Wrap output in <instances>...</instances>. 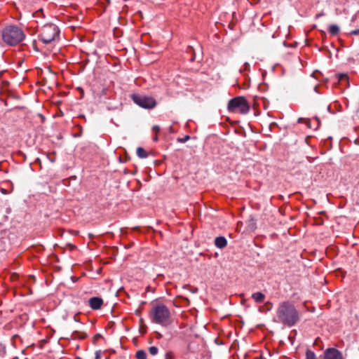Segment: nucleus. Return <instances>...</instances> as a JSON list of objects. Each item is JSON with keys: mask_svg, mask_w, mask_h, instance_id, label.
<instances>
[{"mask_svg": "<svg viewBox=\"0 0 359 359\" xmlns=\"http://www.w3.org/2000/svg\"><path fill=\"white\" fill-rule=\"evenodd\" d=\"M160 130V127L158 126H153L152 128V131L155 133V134H157Z\"/></svg>", "mask_w": 359, "mask_h": 359, "instance_id": "nucleus-20", "label": "nucleus"}, {"mask_svg": "<svg viewBox=\"0 0 359 359\" xmlns=\"http://www.w3.org/2000/svg\"><path fill=\"white\" fill-rule=\"evenodd\" d=\"M165 359H175V355L172 351H168L165 353Z\"/></svg>", "mask_w": 359, "mask_h": 359, "instance_id": "nucleus-17", "label": "nucleus"}, {"mask_svg": "<svg viewBox=\"0 0 359 359\" xmlns=\"http://www.w3.org/2000/svg\"><path fill=\"white\" fill-rule=\"evenodd\" d=\"M60 30L54 24L45 25L41 30L40 39L43 43H50L59 36Z\"/></svg>", "mask_w": 359, "mask_h": 359, "instance_id": "nucleus-5", "label": "nucleus"}, {"mask_svg": "<svg viewBox=\"0 0 359 359\" xmlns=\"http://www.w3.org/2000/svg\"><path fill=\"white\" fill-rule=\"evenodd\" d=\"M228 109L231 112L246 114L250 110V106L244 97H236L229 100Z\"/></svg>", "mask_w": 359, "mask_h": 359, "instance_id": "nucleus-4", "label": "nucleus"}, {"mask_svg": "<svg viewBox=\"0 0 359 359\" xmlns=\"http://www.w3.org/2000/svg\"><path fill=\"white\" fill-rule=\"evenodd\" d=\"M154 141L156 142L158 140L157 134H155L154 137L153 138Z\"/></svg>", "mask_w": 359, "mask_h": 359, "instance_id": "nucleus-23", "label": "nucleus"}, {"mask_svg": "<svg viewBox=\"0 0 359 359\" xmlns=\"http://www.w3.org/2000/svg\"><path fill=\"white\" fill-rule=\"evenodd\" d=\"M215 245L219 248H224L227 245L226 239L223 236L217 237L215 240Z\"/></svg>", "mask_w": 359, "mask_h": 359, "instance_id": "nucleus-9", "label": "nucleus"}, {"mask_svg": "<svg viewBox=\"0 0 359 359\" xmlns=\"http://www.w3.org/2000/svg\"><path fill=\"white\" fill-rule=\"evenodd\" d=\"M95 359H100V356L98 353H96V357Z\"/></svg>", "mask_w": 359, "mask_h": 359, "instance_id": "nucleus-25", "label": "nucleus"}, {"mask_svg": "<svg viewBox=\"0 0 359 359\" xmlns=\"http://www.w3.org/2000/svg\"><path fill=\"white\" fill-rule=\"evenodd\" d=\"M357 116L359 117V107L358 109L357 110Z\"/></svg>", "mask_w": 359, "mask_h": 359, "instance_id": "nucleus-30", "label": "nucleus"}, {"mask_svg": "<svg viewBox=\"0 0 359 359\" xmlns=\"http://www.w3.org/2000/svg\"><path fill=\"white\" fill-rule=\"evenodd\" d=\"M89 306L92 309H100L103 304V300L100 297H94L89 299Z\"/></svg>", "mask_w": 359, "mask_h": 359, "instance_id": "nucleus-8", "label": "nucleus"}, {"mask_svg": "<svg viewBox=\"0 0 359 359\" xmlns=\"http://www.w3.org/2000/svg\"><path fill=\"white\" fill-rule=\"evenodd\" d=\"M131 98L136 104L144 109H151L154 108L156 105L155 99L151 96L141 94H133Z\"/></svg>", "mask_w": 359, "mask_h": 359, "instance_id": "nucleus-6", "label": "nucleus"}, {"mask_svg": "<svg viewBox=\"0 0 359 359\" xmlns=\"http://www.w3.org/2000/svg\"><path fill=\"white\" fill-rule=\"evenodd\" d=\"M137 155L141 158H144L148 156V153L142 147H138L137 149Z\"/></svg>", "mask_w": 359, "mask_h": 359, "instance_id": "nucleus-12", "label": "nucleus"}, {"mask_svg": "<svg viewBox=\"0 0 359 359\" xmlns=\"http://www.w3.org/2000/svg\"><path fill=\"white\" fill-rule=\"evenodd\" d=\"M158 349L156 346H150L149 352L151 355H156L158 353Z\"/></svg>", "mask_w": 359, "mask_h": 359, "instance_id": "nucleus-15", "label": "nucleus"}, {"mask_svg": "<svg viewBox=\"0 0 359 359\" xmlns=\"http://www.w3.org/2000/svg\"><path fill=\"white\" fill-rule=\"evenodd\" d=\"M298 123H305L307 125L308 128H311V125H310L311 121H310L309 119L304 118H299L298 119Z\"/></svg>", "mask_w": 359, "mask_h": 359, "instance_id": "nucleus-16", "label": "nucleus"}, {"mask_svg": "<svg viewBox=\"0 0 359 359\" xmlns=\"http://www.w3.org/2000/svg\"><path fill=\"white\" fill-rule=\"evenodd\" d=\"M266 305H270V306H271V304L270 302H267V303H266Z\"/></svg>", "mask_w": 359, "mask_h": 359, "instance_id": "nucleus-32", "label": "nucleus"}, {"mask_svg": "<svg viewBox=\"0 0 359 359\" xmlns=\"http://www.w3.org/2000/svg\"><path fill=\"white\" fill-rule=\"evenodd\" d=\"M79 337L81 338V339H84L86 337V334H83V335H82L81 337Z\"/></svg>", "mask_w": 359, "mask_h": 359, "instance_id": "nucleus-27", "label": "nucleus"}, {"mask_svg": "<svg viewBox=\"0 0 359 359\" xmlns=\"http://www.w3.org/2000/svg\"><path fill=\"white\" fill-rule=\"evenodd\" d=\"M339 81H348V76L346 74H341L339 76Z\"/></svg>", "mask_w": 359, "mask_h": 359, "instance_id": "nucleus-19", "label": "nucleus"}, {"mask_svg": "<svg viewBox=\"0 0 359 359\" xmlns=\"http://www.w3.org/2000/svg\"><path fill=\"white\" fill-rule=\"evenodd\" d=\"M255 359H266V358L262 356H259V357L255 358Z\"/></svg>", "mask_w": 359, "mask_h": 359, "instance_id": "nucleus-26", "label": "nucleus"}, {"mask_svg": "<svg viewBox=\"0 0 359 359\" xmlns=\"http://www.w3.org/2000/svg\"><path fill=\"white\" fill-rule=\"evenodd\" d=\"M306 359H316V354L311 350H307L306 352Z\"/></svg>", "mask_w": 359, "mask_h": 359, "instance_id": "nucleus-14", "label": "nucleus"}, {"mask_svg": "<svg viewBox=\"0 0 359 359\" xmlns=\"http://www.w3.org/2000/svg\"><path fill=\"white\" fill-rule=\"evenodd\" d=\"M150 317L154 323L163 326H168L172 323L170 310L162 304H158L153 306L150 312Z\"/></svg>", "mask_w": 359, "mask_h": 359, "instance_id": "nucleus-2", "label": "nucleus"}, {"mask_svg": "<svg viewBox=\"0 0 359 359\" xmlns=\"http://www.w3.org/2000/svg\"><path fill=\"white\" fill-rule=\"evenodd\" d=\"M77 333H78L77 332H74V334L76 335V334H77Z\"/></svg>", "mask_w": 359, "mask_h": 359, "instance_id": "nucleus-33", "label": "nucleus"}, {"mask_svg": "<svg viewBox=\"0 0 359 359\" xmlns=\"http://www.w3.org/2000/svg\"><path fill=\"white\" fill-rule=\"evenodd\" d=\"M74 320L75 321H76V322L79 321V319H78V318H77V315H75V316H74Z\"/></svg>", "mask_w": 359, "mask_h": 359, "instance_id": "nucleus-24", "label": "nucleus"}, {"mask_svg": "<svg viewBox=\"0 0 359 359\" xmlns=\"http://www.w3.org/2000/svg\"><path fill=\"white\" fill-rule=\"evenodd\" d=\"M140 323L142 324V323H143V319H142V318H141V319L140 320Z\"/></svg>", "mask_w": 359, "mask_h": 359, "instance_id": "nucleus-31", "label": "nucleus"}, {"mask_svg": "<svg viewBox=\"0 0 359 359\" xmlns=\"http://www.w3.org/2000/svg\"><path fill=\"white\" fill-rule=\"evenodd\" d=\"M71 248H72V249H74V248H76V246H75V245H71Z\"/></svg>", "mask_w": 359, "mask_h": 359, "instance_id": "nucleus-28", "label": "nucleus"}, {"mask_svg": "<svg viewBox=\"0 0 359 359\" xmlns=\"http://www.w3.org/2000/svg\"><path fill=\"white\" fill-rule=\"evenodd\" d=\"M142 328L143 329L142 332H146V329H145L144 326V327H142Z\"/></svg>", "mask_w": 359, "mask_h": 359, "instance_id": "nucleus-29", "label": "nucleus"}, {"mask_svg": "<svg viewBox=\"0 0 359 359\" xmlns=\"http://www.w3.org/2000/svg\"><path fill=\"white\" fill-rule=\"evenodd\" d=\"M328 31L330 33V34H332L333 36H336L339 32V28L336 25H332L330 26Z\"/></svg>", "mask_w": 359, "mask_h": 359, "instance_id": "nucleus-11", "label": "nucleus"}, {"mask_svg": "<svg viewBox=\"0 0 359 359\" xmlns=\"http://www.w3.org/2000/svg\"><path fill=\"white\" fill-rule=\"evenodd\" d=\"M2 36L5 43L13 46L22 41L25 34L18 27L9 26L4 29Z\"/></svg>", "mask_w": 359, "mask_h": 359, "instance_id": "nucleus-3", "label": "nucleus"}, {"mask_svg": "<svg viewBox=\"0 0 359 359\" xmlns=\"http://www.w3.org/2000/svg\"><path fill=\"white\" fill-rule=\"evenodd\" d=\"M136 359H147V353L143 350H139L135 354Z\"/></svg>", "mask_w": 359, "mask_h": 359, "instance_id": "nucleus-13", "label": "nucleus"}, {"mask_svg": "<svg viewBox=\"0 0 359 359\" xmlns=\"http://www.w3.org/2000/svg\"><path fill=\"white\" fill-rule=\"evenodd\" d=\"M101 337H102V336H101V334H95V336L94 337V339H95V340H97V339H100Z\"/></svg>", "mask_w": 359, "mask_h": 359, "instance_id": "nucleus-22", "label": "nucleus"}, {"mask_svg": "<svg viewBox=\"0 0 359 359\" xmlns=\"http://www.w3.org/2000/svg\"><path fill=\"white\" fill-rule=\"evenodd\" d=\"M190 139V136L189 135H185L184 137L182 138H178L177 139V142H181V143H184L186 142L187 140H189Z\"/></svg>", "mask_w": 359, "mask_h": 359, "instance_id": "nucleus-18", "label": "nucleus"}, {"mask_svg": "<svg viewBox=\"0 0 359 359\" xmlns=\"http://www.w3.org/2000/svg\"><path fill=\"white\" fill-rule=\"evenodd\" d=\"M351 34H353V35H358V34H359V29H354V30L351 31Z\"/></svg>", "mask_w": 359, "mask_h": 359, "instance_id": "nucleus-21", "label": "nucleus"}, {"mask_svg": "<svg viewBox=\"0 0 359 359\" xmlns=\"http://www.w3.org/2000/svg\"><path fill=\"white\" fill-rule=\"evenodd\" d=\"M276 316L278 322L288 327L294 325L299 320V313L296 307L289 301H285L279 304L276 311Z\"/></svg>", "mask_w": 359, "mask_h": 359, "instance_id": "nucleus-1", "label": "nucleus"}, {"mask_svg": "<svg viewBox=\"0 0 359 359\" xmlns=\"http://www.w3.org/2000/svg\"><path fill=\"white\" fill-rule=\"evenodd\" d=\"M324 359H344V358L337 348H329L324 351Z\"/></svg>", "mask_w": 359, "mask_h": 359, "instance_id": "nucleus-7", "label": "nucleus"}, {"mask_svg": "<svg viewBox=\"0 0 359 359\" xmlns=\"http://www.w3.org/2000/svg\"><path fill=\"white\" fill-rule=\"evenodd\" d=\"M252 298L257 303H262L265 299V295L260 292H255L252 294Z\"/></svg>", "mask_w": 359, "mask_h": 359, "instance_id": "nucleus-10", "label": "nucleus"}]
</instances>
